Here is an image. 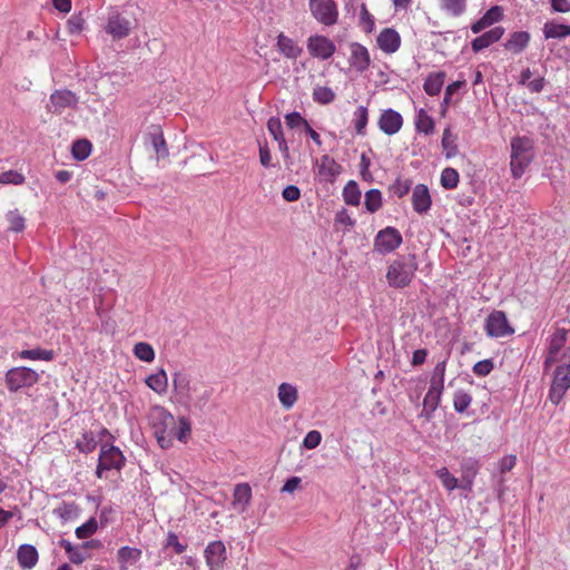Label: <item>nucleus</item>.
<instances>
[{
    "label": "nucleus",
    "mask_w": 570,
    "mask_h": 570,
    "mask_svg": "<svg viewBox=\"0 0 570 570\" xmlns=\"http://www.w3.org/2000/svg\"><path fill=\"white\" fill-rule=\"evenodd\" d=\"M148 421L154 430L157 443L163 449H168L173 444L176 420L174 415L164 406L155 405L150 407Z\"/></svg>",
    "instance_id": "f257e3e1"
},
{
    "label": "nucleus",
    "mask_w": 570,
    "mask_h": 570,
    "mask_svg": "<svg viewBox=\"0 0 570 570\" xmlns=\"http://www.w3.org/2000/svg\"><path fill=\"white\" fill-rule=\"evenodd\" d=\"M416 271V256L414 254L402 255L387 266L386 281L391 287L404 288L411 284Z\"/></svg>",
    "instance_id": "f03ea898"
},
{
    "label": "nucleus",
    "mask_w": 570,
    "mask_h": 570,
    "mask_svg": "<svg viewBox=\"0 0 570 570\" xmlns=\"http://www.w3.org/2000/svg\"><path fill=\"white\" fill-rule=\"evenodd\" d=\"M570 389V347L561 352L559 365L556 367L551 386L549 390L548 399L554 404L559 405L563 396Z\"/></svg>",
    "instance_id": "7ed1b4c3"
},
{
    "label": "nucleus",
    "mask_w": 570,
    "mask_h": 570,
    "mask_svg": "<svg viewBox=\"0 0 570 570\" xmlns=\"http://www.w3.org/2000/svg\"><path fill=\"white\" fill-rule=\"evenodd\" d=\"M533 142L527 137H515L511 140V171L514 178H520L533 158Z\"/></svg>",
    "instance_id": "20e7f679"
},
{
    "label": "nucleus",
    "mask_w": 570,
    "mask_h": 570,
    "mask_svg": "<svg viewBox=\"0 0 570 570\" xmlns=\"http://www.w3.org/2000/svg\"><path fill=\"white\" fill-rule=\"evenodd\" d=\"M39 375L29 367H13L6 374V384L11 392H16L22 387H29L36 384Z\"/></svg>",
    "instance_id": "39448f33"
},
{
    "label": "nucleus",
    "mask_w": 570,
    "mask_h": 570,
    "mask_svg": "<svg viewBox=\"0 0 570 570\" xmlns=\"http://www.w3.org/2000/svg\"><path fill=\"white\" fill-rule=\"evenodd\" d=\"M484 331L490 337H504L514 333L509 324L507 315L502 311H493L488 315L484 323Z\"/></svg>",
    "instance_id": "423d86ee"
},
{
    "label": "nucleus",
    "mask_w": 570,
    "mask_h": 570,
    "mask_svg": "<svg viewBox=\"0 0 570 570\" xmlns=\"http://www.w3.org/2000/svg\"><path fill=\"white\" fill-rule=\"evenodd\" d=\"M309 10L313 17L325 26L337 22L338 11L334 0H309Z\"/></svg>",
    "instance_id": "0eeeda50"
},
{
    "label": "nucleus",
    "mask_w": 570,
    "mask_h": 570,
    "mask_svg": "<svg viewBox=\"0 0 570 570\" xmlns=\"http://www.w3.org/2000/svg\"><path fill=\"white\" fill-rule=\"evenodd\" d=\"M403 242L401 233L394 227L380 230L374 239V250L380 254H390L397 249Z\"/></svg>",
    "instance_id": "6e6552de"
},
{
    "label": "nucleus",
    "mask_w": 570,
    "mask_h": 570,
    "mask_svg": "<svg viewBox=\"0 0 570 570\" xmlns=\"http://www.w3.org/2000/svg\"><path fill=\"white\" fill-rule=\"evenodd\" d=\"M105 30L114 39H122L130 33L131 22L117 9H110L108 12Z\"/></svg>",
    "instance_id": "1a4fd4ad"
},
{
    "label": "nucleus",
    "mask_w": 570,
    "mask_h": 570,
    "mask_svg": "<svg viewBox=\"0 0 570 570\" xmlns=\"http://www.w3.org/2000/svg\"><path fill=\"white\" fill-rule=\"evenodd\" d=\"M307 50L311 56L318 58V59H330L335 50L336 46L335 43L328 39L325 36H311L307 40Z\"/></svg>",
    "instance_id": "9d476101"
},
{
    "label": "nucleus",
    "mask_w": 570,
    "mask_h": 570,
    "mask_svg": "<svg viewBox=\"0 0 570 570\" xmlns=\"http://www.w3.org/2000/svg\"><path fill=\"white\" fill-rule=\"evenodd\" d=\"M568 331L564 328H558L550 337L548 354L546 356L544 366L546 368L553 363H560L561 350L567 342Z\"/></svg>",
    "instance_id": "9b49d317"
},
{
    "label": "nucleus",
    "mask_w": 570,
    "mask_h": 570,
    "mask_svg": "<svg viewBox=\"0 0 570 570\" xmlns=\"http://www.w3.org/2000/svg\"><path fill=\"white\" fill-rule=\"evenodd\" d=\"M100 468L120 470L125 464L122 452L114 445L102 444L99 454Z\"/></svg>",
    "instance_id": "f8f14e48"
},
{
    "label": "nucleus",
    "mask_w": 570,
    "mask_h": 570,
    "mask_svg": "<svg viewBox=\"0 0 570 570\" xmlns=\"http://www.w3.org/2000/svg\"><path fill=\"white\" fill-rule=\"evenodd\" d=\"M205 559L210 570H220L226 561V548L222 541H213L205 549Z\"/></svg>",
    "instance_id": "ddd939ff"
},
{
    "label": "nucleus",
    "mask_w": 570,
    "mask_h": 570,
    "mask_svg": "<svg viewBox=\"0 0 570 570\" xmlns=\"http://www.w3.org/2000/svg\"><path fill=\"white\" fill-rule=\"evenodd\" d=\"M77 104L75 95L69 90H56L51 94L47 109L53 114H61L66 108Z\"/></svg>",
    "instance_id": "4468645a"
},
{
    "label": "nucleus",
    "mask_w": 570,
    "mask_h": 570,
    "mask_svg": "<svg viewBox=\"0 0 570 570\" xmlns=\"http://www.w3.org/2000/svg\"><path fill=\"white\" fill-rule=\"evenodd\" d=\"M377 125L384 134L392 136L401 130L403 117L393 109H386L381 114Z\"/></svg>",
    "instance_id": "2eb2a0df"
},
{
    "label": "nucleus",
    "mask_w": 570,
    "mask_h": 570,
    "mask_svg": "<svg viewBox=\"0 0 570 570\" xmlns=\"http://www.w3.org/2000/svg\"><path fill=\"white\" fill-rule=\"evenodd\" d=\"M173 384L178 401L184 405H189L193 401V387L188 374L176 372L173 376Z\"/></svg>",
    "instance_id": "dca6fc26"
},
{
    "label": "nucleus",
    "mask_w": 570,
    "mask_h": 570,
    "mask_svg": "<svg viewBox=\"0 0 570 570\" xmlns=\"http://www.w3.org/2000/svg\"><path fill=\"white\" fill-rule=\"evenodd\" d=\"M351 57L350 65L360 72L365 71L371 63V57L368 50L361 43L353 42L350 46Z\"/></svg>",
    "instance_id": "f3484780"
},
{
    "label": "nucleus",
    "mask_w": 570,
    "mask_h": 570,
    "mask_svg": "<svg viewBox=\"0 0 570 570\" xmlns=\"http://www.w3.org/2000/svg\"><path fill=\"white\" fill-rule=\"evenodd\" d=\"M377 46L385 53H393L401 46L400 35L392 28L383 29L377 37Z\"/></svg>",
    "instance_id": "a211bd4d"
},
{
    "label": "nucleus",
    "mask_w": 570,
    "mask_h": 570,
    "mask_svg": "<svg viewBox=\"0 0 570 570\" xmlns=\"http://www.w3.org/2000/svg\"><path fill=\"white\" fill-rule=\"evenodd\" d=\"M234 499L232 502L233 508L243 513L247 510V507L252 500V489L248 483H238L234 489Z\"/></svg>",
    "instance_id": "6ab92c4d"
},
{
    "label": "nucleus",
    "mask_w": 570,
    "mask_h": 570,
    "mask_svg": "<svg viewBox=\"0 0 570 570\" xmlns=\"http://www.w3.org/2000/svg\"><path fill=\"white\" fill-rule=\"evenodd\" d=\"M412 204L414 210L419 214L426 213L430 209L432 200L429 188L425 185L420 184L414 187L412 194Z\"/></svg>",
    "instance_id": "aec40b11"
},
{
    "label": "nucleus",
    "mask_w": 570,
    "mask_h": 570,
    "mask_svg": "<svg viewBox=\"0 0 570 570\" xmlns=\"http://www.w3.org/2000/svg\"><path fill=\"white\" fill-rule=\"evenodd\" d=\"M504 33V29L502 27H494L491 30L484 32L480 37H476L472 42L471 47L474 52H479L492 43L499 41Z\"/></svg>",
    "instance_id": "412c9836"
},
{
    "label": "nucleus",
    "mask_w": 570,
    "mask_h": 570,
    "mask_svg": "<svg viewBox=\"0 0 570 570\" xmlns=\"http://www.w3.org/2000/svg\"><path fill=\"white\" fill-rule=\"evenodd\" d=\"M503 17V10L499 6H494L490 8L475 23L471 26V31L473 33H480L485 28L492 26L493 23L500 21Z\"/></svg>",
    "instance_id": "4be33fe9"
},
{
    "label": "nucleus",
    "mask_w": 570,
    "mask_h": 570,
    "mask_svg": "<svg viewBox=\"0 0 570 570\" xmlns=\"http://www.w3.org/2000/svg\"><path fill=\"white\" fill-rule=\"evenodd\" d=\"M141 550L128 546L121 547L117 552V559L120 570H127L130 566L136 564L141 558Z\"/></svg>",
    "instance_id": "5701e85b"
},
{
    "label": "nucleus",
    "mask_w": 570,
    "mask_h": 570,
    "mask_svg": "<svg viewBox=\"0 0 570 570\" xmlns=\"http://www.w3.org/2000/svg\"><path fill=\"white\" fill-rule=\"evenodd\" d=\"M277 397L285 410H291L298 400V391L291 383H282L277 390Z\"/></svg>",
    "instance_id": "b1692460"
},
{
    "label": "nucleus",
    "mask_w": 570,
    "mask_h": 570,
    "mask_svg": "<svg viewBox=\"0 0 570 570\" xmlns=\"http://www.w3.org/2000/svg\"><path fill=\"white\" fill-rule=\"evenodd\" d=\"M444 389V381L430 380V387L424 397V406L430 411H435L440 404L441 395Z\"/></svg>",
    "instance_id": "393cba45"
},
{
    "label": "nucleus",
    "mask_w": 570,
    "mask_h": 570,
    "mask_svg": "<svg viewBox=\"0 0 570 570\" xmlns=\"http://www.w3.org/2000/svg\"><path fill=\"white\" fill-rule=\"evenodd\" d=\"M38 551L32 544H22L17 551V559L21 568L32 569L38 562Z\"/></svg>",
    "instance_id": "a878e982"
},
{
    "label": "nucleus",
    "mask_w": 570,
    "mask_h": 570,
    "mask_svg": "<svg viewBox=\"0 0 570 570\" xmlns=\"http://www.w3.org/2000/svg\"><path fill=\"white\" fill-rule=\"evenodd\" d=\"M278 50L289 59H296L301 53L302 49L297 47L294 41L286 37L284 33H279L277 37Z\"/></svg>",
    "instance_id": "bb28decb"
},
{
    "label": "nucleus",
    "mask_w": 570,
    "mask_h": 570,
    "mask_svg": "<svg viewBox=\"0 0 570 570\" xmlns=\"http://www.w3.org/2000/svg\"><path fill=\"white\" fill-rule=\"evenodd\" d=\"M145 383L148 387H150L154 392L158 394H163L167 390L168 377L165 370H159L157 373L149 375Z\"/></svg>",
    "instance_id": "cd10ccee"
},
{
    "label": "nucleus",
    "mask_w": 570,
    "mask_h": 570,
    "mask_svg": "<svg viewBox=\"0 0 570 570\" xmlns=\"http://www.w3.org/2000/svg\"><path fill=\"white\" fill-rule=\"evenodd\" d=\"M341 171V166L328 155H324L321 158L318 165V175L325 178H334Z\"/></svg>",
    "instance_id": "c85d7f7f"
},
{
    "label": "nucleus",
    "mask_w": 570,
    "mask_h": 570,
    "mask_svg": "<svg viewBox=\"0 0 570 570\" xmlns=\"http://www.w3.org/2000/svg\"><path fill=\"white\" fill-rule=\"evenodd\" d=\"M445 79L444 72L431 73L426 77L423 88L429 96H436L440 94Z\"/></svg>",
    "instance_id": "c756f323"
},
{
    "label": "nucleus",
    "mask_w": 570,
    "mask_h": 570,
    "mask_svg": "<svg viewBox=\"0 0 570 570\" xmlns=\"http://www.w3.org/2000/svg\"><path fill=\"white\" fill-rule=\"evenodd\" d=\"M530 36L528 32L520 31L511 35L505 42V48L514 53L521 52L529 43Z\"/></svg>",
    "instance_id": "7c9ffc66"
},
{
    "label": "nucleus",
    "mask_w": 570,
    "mask_h": 570,
    "mask_svg": "<svg viewBox=\"0 0 570 570\" xmlns=\"http://www.w3.org/2000/svg\"><path fill=\"white\" fill-rule=\"evenodd\" d=\"M543 33L547 39H561L570 36V26L556 22H547L543 27Z\"/></svg>",
    "instance_id": "2f4dec72"
},
{
    "label": "nucleus",
    "mask_w": 570,
    "mask_h": 570,
    "mask_svg": "<svg viewBox=\"0 0 570 570\" xmlns=\"http://www.w3.org/2000/svg\"><path fill=\"white\" fill-rule=\"evenodd\" d=\"M415 128L420 132L430 135L434 131V121L424 109H420L415 117Z\"/></svg>",
    "instance_id": "473e14b6"
},
{
    "label": "nucleus",
    "mask_w": 570,
    "mask_h": 570,
    "mask_svg": "<svg viewBox=\"0 0 570 570\" xmlns=\"http://www.w3.org/2000/svg\"><path fill=\"white\" fill-rule=\"evenodd\" d=\"M343 198L347 205L357 206L361 202V190L354 180H350L343 189Z\"/></svg>",
    "instance_id": "72a5a7b5"
},
{
    "label": "nucleus",
    "mask_w": 570,
    "mask_h": 570,
    "mask_svg": "<svg viewBox=\"0 0 570 570\" xmlns=\"http://www.w3.org/2000/svg\"><path fill=\"white\" fill-rule=\"evenodd\" d=\"M20 358L24 360H41V361H52L55 357L53 351L43 350V348H33V350H23L19 353Z\"/></svg>",
    "instance_id": "f704fd0d"
},
{
    "label": "nucleus",
    "mask_w": 570,
    "mask_h": 570,
    "mask_svg": "<svg viewBox=\"0 0 570 570\" xmlns=\"http://www.w3.org/2000/svg\"><path fill=\"white\" fill-rule=\"evenodd\" d=\"M97 442L91 431L83 432L76 441V448L82 453H91L96 449Z\"/></svg>",
    "instance_id": "c9c22d12"
},
{
    "label": "nucleus",
    "mask_w": 570,
    "mask_h": 570,
    "mask_svg": "<svg viewBox=\"0 0 570 570\" xmlns=\"http://www.w3.org/2000/svg\"><path fill=\"white\" fill-rule=\"evenodd\" d=\"M364 205L367 212H377L382 206V193L379 189H370L366 191Z\"/></svg>",
    "instance_id": "e433bc0d"
},
{
    "label": "nucleus",
    "mask_w": 570,
    "mask_h": 570,
    "mask_svg": "<svg viewBox=\"0 0 570 570\" xmlns=\"http://www.w3.org/2000/svg\"><path fill=\"white\" fill-rule=\"evenodd\" d=\"M134 355L144 362H151L155 358V351L153 346L145 342H139L134 346Z\"/></svg>",
    "instance_id": "4c0bfd02"
},
{
    "label": "nucleus",
    "mask_w": 570,
    "mask_h": 570,
    "mask_svg": "<svg viewBox=\"0 0 570 570\" xmlns=\"http://www.w3.org/2000/svg\"><path fill=\"white\" fill-rule=\"evenodd\" d=\"M91 151V144L87 139H79L72 144L71 153L75 159L85 160Z\"/></svg>",
    "instance_id": "58836bf2"
},
{
    "label": "nucleus",
    "mask_w": 570,
    "mask_h": 570,
    "mask_svg": "<svg viewBox=\"0 0 570 570\" xmlns=\"http://www.w3.org/2000/svg\"><path fill=\"white\" fill-rule=\"evenodd\" d=\"M150 142L154 147L155 153L160 158H164L168 155L166 142L163 137V134L159 131V129H155V131L149 134Z\"/></svg>",
    "instance_id": "ea45409f"
},
{
    "label": "nucleus",
    "mask_w": 570,
    "mask_h": 570,
    "mask_svg": "<svg viewBox=\"0 0 570 570\" xmlns=\"http://www.w3.org/2000/svg\"><path fill=\"white\" fill-rule=\"evenodd\" d=\"M471 402H472V396L469 393H466L462 390H459L454 393L453 406L458 413L465 412L466 409L470 406Z\"/></svg>",
    "instance_id": "a19ab883"
},
{
    "label": "nucleus",
    "mask_w": 570,
    "mask_h": 570,
    "mask_svg": "<svg viewBox=\"0 0 570 570\" xmlns=\"http://www.w3.org/2000/svg\"><path fill=\"white\" fill-rule=\"evenodd\" d=\"M368 120V111L364 106H360L354 112L355 130L358 135L365 134V127Z\"/></svg>",
    "instance_id": "79ce46f5"
},
{
    "label": "nucleus",
    "mask_w": 570,
    "mask_h": 570,
    "mask_svg": "<svg viewBox=\"0 0 570 570\" xmlns=\"http://www.w3.org/2000/svg\"><path fill=\"white\" fill-rule=\"evenodd\" d=\"M313 99L318 104H330L335 99V94L330 87L317 86L313 90Z\"/></svg>",
    "instance_id": "37998d69"
},
{
    "label": "nucleus",
    "mask_w": 570,
    "mask_h": 570,
    "mask_svg": "<svg viewBox=\"0 0 570 570\" xmlns=\"http://www.w3.org/2000/svg\"><path fill=\"white\" fill-rule=\"evenodd\" d=\"M436 476L441 480L442 485L449 490L453 491L459 487L458 479L452 475L446 468H441L435 472Z\"/></svg>",
    "instance_id": "c03bdc74"
},
{
    "label": "nucleus",
    "mask_w": 570,
    "mask_h": 570,
    "mask_svg": "<svg viewBox=\"0 0 570 570\" xmlns=\"http://www.w3.org/2000/svg\"><path fill=\"white\" fill-rule=\"evenodd\" d=\"M466 0H442L441 7L451 16H460L465 10Z\"/></svg>",
    "instance_id": "a18cd8bd"
},
{
    "label": "nucleus",
    "mask_w": 570,
    "mask_h": 570,
    "mask_svg": "<svg viewBox=\"0 0 570 570\" xmlns=\"http://www.w3.org/2000/svg\"><path fill=\"white\" fill-rule=\"evenodd\" d=\"M459 174L453 168H445L441 174V185L446 189H453L458 186Z\"/></svg>",
    "instance_id": "49530a36"
},
{
    "label": "nucleus",
    "mask_w": 570,
    "mask_h": 570,
    "mask_svg": "<svg viewBox=\"0 0 570 570\" xmlns=\"http://www.w3.org/2000/svg\"><path fill=\"white\" fill-rule=\"evenodd\" d=\"M463 479L466 481V488L471 489L473 478L476 475L479 470V464L475 460L469 459L466 460L463 465Z\"/></svg>",
    "instance_id": "de8ad7c7"
},
{
    "label": "nucleus",
    "mask_w": 570,
    "mask_h": 570,
    "mask_svg": "<svg viewBox=\"0 0 570 570\" xmlns=\"http://www.w3.org/2000/svg\"><path fill=\"white\" fill-rule=\"evenodd\" d=\"M7 220L10 230L22 232L24 229V218L17 209L10 210L7 214Z\"/></svg>",
    "instance_id": "09e8293b"
},
{
    "label": "nucleus",
    "mask_w": 570,
    "mask_h": 570,
    "mask_svg": "<svg viewBox=\"0 0 570 570\" xmlns=\"http://www.w3.org/2000/svg\"><path fill=\"white\" fill-rule=\"evenodd\" d=\"M190 432H191V428H190V423L188 422L187 419L185 417H180L179 419V426L175 429L174 431V438H176L177 440L181 441V442H186L188 436L190 435Z\"/></svg>",
    "instance_id": "8fccbe9b"
},
{
    "label": "nucleus",
    "mask_w": 570,
    "mask_h": 570,
    "mask_svg": "<svg viewBox=\"0 0 570 570\" xmlns=\"http://www.w3.org/2000/svg\"><path fill=\"white\" fill-rule=\"evenodd\" d=\"M267 130L276 141L284 138L282 121L277 117L268 119Z\"/></svg>",
    "instance_id": "3c124183"
},
{
    "label": "nucleus",
    "mask_w": 570,
    "mask_h": 570,
    "mask_svg": "<svg viewBox=\"0 0 570 570\" xmlns=\"http://www.w3.org/2000/svg\"><path fill=\"white\" fill-rule=\"evenodd\" d=\"M24 181V177L22 174L16 170H8L0 174V184L2 185H21Z\"/></svg>",
    "instance_id": "603ef678"
},
{
    "label": "nucleus",
    "mask_w": 570,
    "mask_h": 570,
    "mask_svg": "<svg viewBox=\"0 0 570 570\" xmlns=\"http://www.w3.org/2000/svg\"><path fill=\"white\" fill-rule=\"evenodd\" d=\"M412 183L409 179L397 178L391 186V190L399 198L405 196L411 189Z\"/></svg>",
    "instance_id": "864d4df0"
},
{
    "label": "nucleus",
    "mask_w": 570,
    "mask_h": 570,
    "mask_svg": "<svg viewBox=\"0 0 570 570\" xmlns=\"http://www.w3.org/2000/svg\"><path fill=\"white\" fill-rule=\"evenodd\" d=\"M97 531V521L95 519H90L82 525L76 529V534L79 539H86L92 535Z\"/></svg>",
    "instance_id": "5fc2aeb1"
},
{
    "label": "nucleus",
    "mask_w": 570,
    "mask_h": 570,
    "mask_svg": "<svg viewBox=\"0 0 570 570\" xmlns=\"http://www.w3.org/2000/svg\"><path fill=\"white\" fill-rule=\"evenodd\" d=\"M451 138L452 134L450 128H445L442 135V147L446 150V157H452L458 153V148Z\"/></svg>",
    "instance_id": "6e6d98bb"
},
{
    "label": "nucleus",
    "mask_w": 570,
    "mask_h": 570,
    "mask_svg": "<svg viewBox=\"0 0 570 570\" xmlns=\"http://www.w3.org/2000/svg\"><path fill=\"white\" fill-rule=\"evenodd\" d=\"M321 441H322L321 432H318L316 430H312L305 435V438L303 440V446L305 449L312 450V449H315L316 446H318Z\"/></svg>",
    "instance_id": "4d7b16f0"
},
{
    "label": "nucleus",
    "mask_w": 570,
    "mask_h": 570,
    "mask_svg": "<svg viewBox=\"0 0 570 570\" xmlns=\"http://www.w3.org/2000/svg\"><path fill=\"white\" fill-rule=\"evenodd\" d=\"M493 370V362L491 360H482L474 364L473 366V373L476 376H487L491 373Z\"/></svg>",
    "instance_id": "13d9d810"
},
{
    "label": "nucleus",
    "mask_w": 570,
    "mask_h": 570,
    "mask_svg": "<svg viewBox=\"0 0 570 570\" xmlns=\"http://www.w3.org/2000/svg\"><path fill=\"white\" fill-rule=\"evenodd\" d=\"M286 125L294 129L298 127H304L307 124V120L304 119L299 112H291L285 116Z\"/></svg>",
    "instance_id": "bf43d9fd"
},
{
    "label": "nucleus",
    "mask_w": 570,
    "mask_h": 570,
    "mask_svg": "<svg viewBox=\"0 0 570 570\" xmlns=\"http://www.w3.org/2000/svg\"><path fill=\"white\" fill-rule=\"evenodd\" d=\"M85 20L80 16H72L67 22L70 33H79L83 29Z\"/></svg>",
    "instance_id": "052dcab7"
},
{
    "label": "nucleus",
    "mask_w": 570,
    "mask_h": 570,
    "mask_svg": "<svg viewBox=\"0 0 570 570\" xmlns=\"http://www.w3.org/2000/svg\"><path fill=\"white\" fill-rule=\"evenodd\" d=\"M282 196L286 202H296L301 197V190L298 187L289 185L283 189Z\"/></svg>",
    "instance_id": "680f3d73"
},
{
    "label": "nucleus",
    "mask_w": 570,
    "mask_h": 570,
    "mask_svg": "<svg viewBox=\"0 0 570 570\" xmlns=\"http://www.w3.org/2000/svg\"><path fill=\"white\" fill-rule=\"evenodd\" d=\"M517 463V456L513 454L502 458L499 462V470L501 473L511 471Z\"/></svg>",
    "instance_id": "e2e57ef3"
},
{
    "label": "nucleus",
    "mask_w": 570,
    "mask_h": 570,
    "mask_svg": "<svg viewBox=\"0 0 570 570\" xmlns=\"http://www.w3.org/2000/svg\"><path fill=\"white\" fill-rule=\"evenodd\" d=\"M167 547H171L177 554H180L186 550V546L180 543L178 537L173 532L167 537Z\"/></svg>",
    "instance_id": "0e129e2a"
},
{
    "label": "nucleus",
    "mask_w": 570,
    "mask_h": 570,
    "mask_svg": "<svg viewBox=\"0 0 570 570\" xmlns=\"http://www.w3.org/2000/svg\"><path fill=\"white\" fill-rule=\"evenodd\" d=\"M259 161L263 167H272V156L266 144H259Z\"/></svg>",
    "instance_id": "69168bd1"
},
{
    "label": "nucleus",
    "mask_w": 570,
    "mask_h": 570,
    "mask_svg": "<svg viewBox=\"0 0 570 570\" xmlns=\"http://www.w3.org/2000/svg\"><path fill=\"white\" fill-rule=\"evenodd\" d=\"M361 21L366 26V31H372L374 27V19L367 11L364 3L361 6Z\"/></svg>",
    "instance_id": "338daca9"
},
{
    "label": "nucleus",
    "mask_w": 570,
    "mask_h": 570,
    "mask_svg": "<svg viewBox=\"0 0 570 570\" xmlns=\"http://www.w3.org/2000/svg\"><path fill=\"white\" fill-rule=\"evenodd\" d=\"M446 361L439 362L432 372L431 380L444 381Z\"/></svg>",
    "instance_id": "774afa93"
}]
</instances>
